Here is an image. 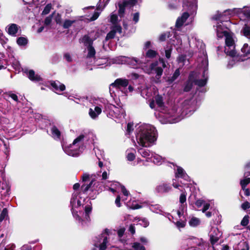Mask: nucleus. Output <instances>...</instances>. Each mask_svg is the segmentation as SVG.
<instances>
[{
  "mask_svg": "<svg viewBox=\"0 0 250 250\" xmlns=\"http://www.w3.org/2000/svg\"><path fill=\"white\" fill-rule=\"evenodd\" d=\"M136 139L138 146L135 145L138 153L144 158L149 161L153 156V152L146 147L155 144L157 139V132L156 128L148 124L139 126L136 129Z\"/></svg>",
  "mask_w": 250,
  "mask_h": 250,
  "instance_id": "obj_1",
  "label": "nucleus"
},
{
  "mask_svg": "<svg viewBox=\"0 0 250 250\" xmlns=\"http://www.w3.org/2000/svg\"><path fill=\"white\" fill-rule=\"evenodd\" d=\"M202 51V56L197 59V69L189 74L188 80L184 87V91L186 92L190 90L193 83L199 87L204 86L207 83L208 60L203 49Z\"/></svg>",
  "mask_w": 250,
  "mask_h": 250,
  "instance_id": "obj_2",
  "label": "nucleus"
},
{
  "mask_svg": "<svg viewBox=\"0 0 250 250\" xmlns=\"http://www.w3.org/2000/svg\"><path fill=\"white\" fill-rule=\"evenodd\" d=\"M89 197L88 195L84 194L81 190L79 193L77 191H75L73 194L70 200V204L71 206V211L74 218L78 220L82 225H83L84 221L82 220L79 215L77 214L78 211L75 212L74 208L81 207L82 206L83 208L84 209V213L83 214L84 215V219L86 221H89V214L91 212L92 207L91 202L89 199L86 201V198Z\"/></svg>",
  "mask_w": 250,
  "mask_h": 250,
  "instance_id": "obj_3",
  "label": "nucleus"
},
{
  "mask_svg": "<svg viewBox=\"0 0 250 250\" xmlns=\"http://www.w3.org/2000/svg\"><path fill=\"white\" fill-rule=\"evenodd\" d=\"M95 138L96 136L93 132L89 131H84L76 138L69 146L63 148V150L68 155L77 157L86 148L84 141L93 144Z\"/></svg>",
  "mask_w": 250,
  "mask_h": 250,
  "instance_id": "obj_4",
  "label": "nucleus"
},
{
  "mask_svg": "<svg viewBox=\"0 0 250 250\" xmlns=\"http://www.w3.org/2000/svg\"><path fill=\"white\" fill-rule=\"evenodd\" d=\"M82 180L83 183L81 187V192L84 194L88 195L89 198L94 199L99 193V189L97 186H95V181L91 179V176L87 173L83 174Z\"/></svg>",
  "mask_w": 250,
  "mask_h": 250,
  "instance_id": "obj_5",
  "label": "nucleus"
},
{
  "mask_svg": "<svg viewBox=\"0 0 250 250\" xmlns=\"http://www.w3.org/2000/svg\"><path fill=\"white\" fill-rule=\"evenodd\" d=\"M140 0H119L117 3L118 7V13L121 18L124 17L125 8L131 7L137 3ZM110 0H99L97 10L101 11L108 4Z\"/></svg>",
  "mask_w": 250,
  "mask_h": 250,
  "instance_id": "obj_6",
  "label": "nucleus"
},
{
  "mask_svg": "<svg viewBox=\"0 0 250 250\" xmlns=\"http://www.w3.org/2000/svg\"><path fill=\"white\" fill-rule=\"evenodd\" d=\"M116 237L115 230L105 229L100 235L95 238L94 245L99 250H105L107 246L109 245V241L111 239L112 241Z\"/></svg>",
  "mask_w": 250,
  "mask_h": 250,
  "instance_id": "obj_7",
  "label": "nucleus"
},
{
  "mask_svg": "<svg viewBox=\"0 0 250 250\" xmlns=\"http://www.w3.org/2000/svg\"><path fill=\"white\" fill-rule=\"evenodd\" d=\"M112 87L115 88L117 92H121L122 95H126L128 92L133 91V87L128 85V81L126 79H118L110 85L109 92L112 96L114 91L112 92Z\"/></svg>",
  "mask_w": 250,
  "mask_h": 250,
  "instance_id": "obj_8",
  "label": "nucleus"
},
{
  "mask_svg": "<svg viewBox=\"0 0 250 250\" xmlns=\"http://www.w3.org/2000/svg\"><path fill=\"white\" fill-rule=\"evenodd\" d=\"M159 61L161 66L159 65L158 61L151 63L149 66H146L143 68L144 71L147 74H152L153 72L156 74L155 78L159 81L163 72V68L166 67L165 62L163 58H159Z\"/></svg>",
  "mask_w": 250,
  "mask_h": 250,
  "instance_id": "obj_9",
  "label": "nucleus"
},
{
  "mask_svg": "<svg viewBox=\"0 0 250 250\" xmlns=\"http://www.w3.org/2000/svg\"><path fill=\"white\" fill-rule=\"evenodd\" d=\"M197 101L192 98L189 100H185L183 103V110L182 114L185 116H189L197 108Z\"/></svg>",
  "mask_w": 250,
  "mask_h": 250,
  "instance_id": "obj_10",
  "label": "nucleus"
},
{
  "mask_svg": "<svg viewBox=\"0 0 250 250\" xmlns=\"http://www.w3.org/2000/svg\"><path fill=\"white\" fill-rule=\"evenodd\" d=\"M226 46L225 47V52L227 55L234 57L236 54L235 50L234 41L232 36L230 34H228L225 36Z\"/></svg>",
  "mask_w": 250,
  "mask_h": 250,
  "instance_id": "obj_11",
  "label": "nucleus"
},
{
  "mask_svg": "<svg viewBox=\"0 0 250 250\" xmlns=\"http://www.w3.org/2000/svg\"><path fill=\"white\" fill-rule=\"evenodd\" d=\"M175 180H173L172 186L174 188H178L181 191V193L179 197V203L180 204V210L177 211V213L178 216L180 217L181 214L182 213V211L184 209L185 206L187 205L186 201H187V193L185 189H181L179 188H182V186L180 185L179 184L176 183L174 182Z\"/></svg>",
  "mask_w": 250,
  "mask_h": 250,
  "instance_id": "obj_12",
  "label": "nucleus"
},
{
  "mask_svg": "<svg viewBox=\"0 0 250 250\" xmlns=\"http://www.w3.org/2000/svg\"><path fill=\"white\" fill-rule=\"evenodd\" d=\"M120 58L122 63H126L133 68H137L141 63V61L136 58L121 56Z\"/></svg>",
  "mask_w": 250,
  "mask_h": 250,
  "instance_id": "obj_13",
  "label": "nucleus"
},
{
  "mask_svg": "<svg viewBox=\"0 0 250 250\" xmlns=\"http://www.w3.org/2000/svg\"><path fill=\"white\" fill-rule=\"evenodd\" d=\"M209 236L211 243L214 245L219 240L222 236V233L217 228L212 227L209 232Z\"/></svg>",
  "mask_w": 250,
  "mask_h": 250,
  "instance_id": "obj_14",
  "label": "nucleus"
},
{
  "mask_svg": "<svg viewBox=\"0 0 250 250\" xmlns=\"http://www.w3.org/2000/svg\"><path fill=\"white\" fill-rule=\"evenodd\" d=\"M187 243L189 244L193 247H195L196 246H198L199 247V250H203L202 247L205 249V248L208 247V246L207 243L201 242V240H199L198 238L196 237H192L188 239Z\"/></svg>",
  "mask_w": 250,
  "mask_h": 250,
  "instance_id": "obj_15",
  "label": "nucleus"
},
{
  "mask_svg": "<svg viewBox=\"0 0 250 250\" xmlns=\"http://www.w3.org/2000/svg\"><path fill=\"white\" fill-rule=\"evenodd\" d=\"M155 102L159 107L161 109H163L164 107L165 103L162 96L159 94L156 95L155 97V100H152L150 102L149 106L152 109H154L155 108Z\"/></svg>",
  "mask_w": 250,
  "mask_h": 250,
  "instance_id": "obj_16",
  "label": "nucleus"
},
{
  "mask_svg": "<svg viewBox=\"0 0 250 250\" xmlns=\"http://www.w3.org/2000/svg\"><path fill=\"white\" fill-rule=\"evenodd\" d=\"M110 29V31L107 33L105 37L106 41L114 38L117 33L121 34L122 32V28L121 25L111 26Z\"/></svg>",
  "mask_w": 250,
  "mask_h": 250,
  "instance_id": "obj_17",
  "label": "nucleus"
},
{
  "mask_svg": "<svg viewBox=\"0 0 250 250\" xmlns=\"http://www.w3.org/2000/svg\"><path fill=\"white\" fill-rule=\"evenodd\" d=\"M110 107H112L114 109L115 120L116 122H119L120 120L125 118V112L123 108L116 106H110Z\"/></svg>",
  "mask_w": 250,
  "mask_h": 250,
  "instance_id": "obj_18",
  "label": "nucleus"
},
{
  "mask_svg": "<svg viewBox=\"0 0 250 250\" xmlns=\"http://www.w3.org/2000/svg\"><path fill=\"white\" fill-rule=\"evenodd\" d=\"M155 190L160 194L167 193L172 190V187L170 184L163 183L157 186Z\"/></svg>",
  "mask_w": 250,
  "mask_h": 250,
  "instance_id": "obj_19",
  "label": "nucleus"
},
{
  "mask_svg": "<svg viewBox=\"0 0 250 250\" xmlns=\"http://www.w3.org/2000/svg\"><path fill=\"white\" fill-rule=\"evenodd\" d=\"M226 28L227 27L223 25L222 22L217 23L215 30L218 38H222L229 34L226 30Z\"/></svg>",
  "mask_w": 250,
  "mask_h": 250,
  "instance_id": "obj_20",
  "label": "nucleus"
},
{
  "mask_svg": "<svg viewBox=\"0 0 250 250\" xmlns=\"http://www.w3.org/2000/svg\"><path fill=\"white\" fill-rule=\"evenodd\" d=\"M154 89V87L146 86L141 90V94L146 99H150L155 94Z\"/></svg>",
  "mask_w": 250,
  "mask_h": 250,
  "instance_id": "obj_21",
  "label": "nucleus"
},
{
  "mask_svg": "<svg viewBox=\"0 0 250 250\" xmlns=\"http://www.w3.org/2000/svg\"><path fill=\"white\" fill-rule=\"evenodd\" d=\"M24 72L27 75L28 78L32 81L38 82L42 81V79L40 76L35 74V72L33 70L29 71L26 70H25Z\"/></svg>",
  "mask_w": 250,
  "mask_h": 250,
  "instance_id": "obj_22",
  "label": "nucleus"
},
{
  "mask_svg": "<svg viewBox=\"0 0 250 250\" xmlns=\"http://www.w3.org/2000/svg\"><path fill=\"white\" fill-rule=\"evenodd\" d=\"M176 178H181L185 180H189V176L185 171L184 169L180 167H177V170L175 173Z\"/></svg>",
  "mask_w": 250,
  "mask_h": 250,
  "instance_id": "obj_23",
  "label": "nucleus"
},
{
  "mask_svg": "<svg viewBox=\"0 0 250 250\" xmlns=\"http://www.w3.org/2000/svg\"><path fill=\"white\" fill-rule=\"evenodd\" d=\"M50 84L53 89V90L56 93L62 92L65 88V85L58 81H52L51 82Z\"/></svg>",
  "mask_w": 250,
  "mask_h": 250,
  "instance_id": "obj_24",
  "label": "nucleus"
},
{
  "mask_svg": "<svg viewBox=\"0 0 250 250\" xmlns=\"http://www.w3.org/2000/svg\"><path fill=\"white\" fill-rule=\"evenodd\" d=\"M19 26L15 23L9 24L6 27V30L10 35L16 36L18 31Z\"/></svg>",
  "mask_w": 250,
  "mask_h": 250,
  "instance_id": "obj_25",
  "label": "nucleus"
},
{
  "mask_svg": "<svg viewBox=\"0 0 250 250\" xmlns=\"http://www.w3.org/2000/svg\"><path fill=\"white\" fill-rule=\"evenodd\" d=\"M189 14L188 12H184L181 17H179L176 22V26L177 27H180L183 25L184 23L186 21L189 17Z\"/></svg>",
  "mask_w": 250,
  "mask_h": 250,
  "instance_id": "obj_26",
  "label": "nucleus"
},
{
  "mask_svg": "<svg viewBox=\"0 0 250 250\" xmlns=\"http://www.w3.org/2000/svg\"><path fill=\"white\" fill-rule=\"evenodd\" d=\"M102 109L98 106H95L94 109L90 108L89 114L92 119H95L101 113Z\"/></svg>",
  "mask_w": 250,
  "mask_h": 250,
  "instance_id": "obj_27",
  "label": "nucleus"
},
{
  "mask_svg": "<svg viewBox=\"0 0 250 250\" xmlns=\"http://www.w3.org/2000/svg\"><path fill=\"white\" fill-rule=\"evenodd\" d=\"M197 0H184V7H187L188 10L195 9L196 8V2Z\"/></svg>",
  "mask_w": 250,
  "mask_h": 250,
  "instance_id": "obj_28",
  "label": "nucleus"
},
{
  "mask_svg": "<svg viewBox=\"0 0 250 250\" xmlns=\"http://www.w3.org/2000/svg\"><path fill=\"white\" fill-rule=\"evenodd\" d=\"M94 40V39L91 38L88 35L83 36L81 39V42L86 47L92 46Z\"/></svg>",
  "mask_w": 250,
  "mask_h": 250,
  "instance_id": "obj_29",
  "label": "nucleus"
},
{
  "mask_svg": "<svg viewBox=\"0 0 250 250\" xmlns=\"http://www.w3.org/2000/svg\"><path fill=\"white\" fill-rule=\"evenodd\" d=\"M234 250H249V246L248 243L244 241H240L233 246Z\"/></svg>",
  "mask_w": 250,
  "mask_h": 250,
  "instance_id": "obj_30",
  "label": "nucleus"
},
{
  "mask_svg": "<svg viewBox=\"0 0 250 250\" xmlns=\"http://www.w3.org/2000/svg\"><path fill=\"white\" fill-rule=\"evenodd\" d=\"M110 106H115L113 104H107L105 107V109L104 112L106 114L107 116L111 118L115 119V113H114V109L112 107H110Z\"/></svg>",
  "mask_w": 250,
  "mask_h": 250,
  "instance_id": "obj_31",
  "label": "nucleus"
},
{
  "mask_svg": "<svg viewBox=\"0 0 250 250\" xmlns=\"http://www.w3.org/2000/svg\"><path fill=\"white\" fill-rule=\"evenodd\" d=\"M121 20L118 19V16L117 14L112 12L111 13L108 19V21L112 24V26L121 25L119 22Z\"/></svg>",
  "mask_w": 250,
  "mask_h": 250,
  "instance_id": "obj_32",
  "label": "nucleus"
},
{
  "mask_svg": "<svg viewBox=\"0 0 250 250\" xmlns=\"http://www.w3.org/2000/svg\"><path fill=\"white\" fill-rule=\"evenodd\" d=\"M241 33L245 37L250 39V22L245 24L241 30Z\"/></svg>",
  "mask_w": 250,
  "mask_h": 250,
  "instance_id": "obj_33",
  "label": "nucleus"
},
{
  "mask_svg": "<svg viewBox=\"0 0 250 250\" xmlns=\"http://www.w3.org/2000/svg\"><path fill=\"white\" fill-rule=\"evenodd\" d=\"M51 132L52 137L55 139H59L61 137V132L59 129L55 125L51 127Z\"/></svg>",
  "mask_w": 250,
  "mask_h": 250,
  "instance_id": "obj_34",
  "label": "nucleus"
},
{
  "mask_svg": "<svg viewBox=\"0 0 250 250\" xmlns=\"http://www.w3.org/2000/svg\"><path fill=\"white\" fill-rule=\"evenodd\" d=\"M157 56H159L158 53L157 51L152 49H148L146 52L145 58L149 59L155 58Z\"/></svg>",
  "mask_w": 250,
  "mask_h": 250,
  "instance_id": "obj_35",
  "label": "nucleus"
},
{
  "mask_svg": "<svg viewBox=\"0 0 250 250\" xmlns=\"http://www.w3.org/2000/svg\"><path fill=\"white\" fill-rule=\"evenodd\" d=\"M162 160V157L153 152V156L151 157L149 161L153 162L154 164L160 165Z\"/></svg>",
  "mask_w": 250,
  "mask_h": 250,
  "instance_id": "obj_36",
  "label": "nucleus"
},
{
  "mask_svg": "<svg viewBox=\"0 0 250 250\" xmlns=\"http://www.w3.org/2000/svg\"><path fill=\"white\" fill-rule=\"evenodd\" d=\"M87 48V58H94L95 57L96 51L94 47L92 46H88Z\"/></svg>",
  "mask_w": 250,
  "mask_h": 250,
  "instance_id": "obj_37",
  "label": "nucleus"
},
{
  "mask_svg": "<svg viewBox=\"0 0 250 250\" xmlns=\"http://www.w3.org/2000/svg\"><path fill=\"white\" fill-rule=\"evenodd\" d=\"M135 150L133 148L128 149L126 150V158L128 161H132L135 158L134 152Z\"/></svg>",
  "mask_w": 250,
  "mask_h": 250,
  "instance_id": "obj_38",
  "label": "nucleus"
},
{
  "mask_svg": "<svg viewBox=\"0 0 250 250\" xmlns=\"http://www.w3.org/2000/svg\"><path fill=\"white\" fill-rule=\"evenodd\" d=\"M200 220L198 218L192 217L189 221V224L191 227H195L199 225Z\"/></svg>",
  "mask_w": 250,
  "mask_h": 250,
  "instance_id": "obj_39",
  "label": "nucleus"
},
{
  "mask_svg": "<svg viewBox=\"0 0 250 250\" xmlns=\"http://www.w3.org/2000/svg\"><path fill=\"white\" fill-rule=\"evenodd\" d=\"M76 21V20H68L66 19L64 20L63 23L62 24V27L64 29H68L69 27H70L72 25L75 23Z\"/></svg>",
  "mask_w": 250,
  "mask_h": 250,
  "instance_id": "obj_40",
  "label": "nucleus"
},
{
  "mask_svg": "<svg viewBox=\"0 0 250 250\" xmlns=\"http://www.w3.org/2000/svg\"><path fill=\"white\" fill-rule=\"evenodd\" d=\"M17 43L20 46H25L28 43V39L25 37H19L17 39Z\"/></svg>",
  "mask_w": 250,
  "mask_h": 250,
  "instance_id": "obj_41",
  "label": "nucleus"
},
{
  "mask_svg": "<svg viewBox=\"0 0 250 250\" xmlns=\"http://www.w3.org/2000/svg\"><path fill=\"white\" fill-rule=\"evenodd\" d=\"M172 50V47L171 44H167V47L165 48V55L167 59L170 58Z\"/></svg>",
  "mask_w": 250,
  "mask_h": 250,
  "instance_id": "obj_42",
  "label": "nucleus"
},
{
  "mask_svg": "<svg viewBox=\"0 0 250 250\" xmlns=\"http://www.w3.org/2000/svg\"><path fill=\"white\" fill-rule=\"evenodd\" d=\"M241 51L244 56H248L250 54V46H249L248 44L245 43L241 48Z\"/></svg>",
  "mask_w": 250,
  "mask_h": 250,
  "instance_id": "obj_43",
  "label": "nucleus"
},
{
  "mask_svg": "<svg viewBox=\"0 0 250 250\" xmlns=\"http://www.w3.org/2000/svg\"><path fill=\"white\" fill-rule=\"evenodd\" d=\"M149 208L152 211L157 213H160L162 211V208L159 205H151Z\"/></svg>",
  "mask_w": 250,
  "mask_h": 250,
  "instance_id": "obj_44",
  "label": "nucleus"
},
{
  "mask_svg": "<svg viewBox=\"0 0 250 250\" xmlns=\"http://www.w3.org/2000/svg\"><path fill=\"white\" fill-rule=\"evenodd\" d=\"M250 183V178H246L240 181V185L242 189H245L247 185Z\"/></svg>",
  "mask_w": 250,
  "mask_h": 250,
  "instance_id": "obj_45",
  "label": "nucleus"
},
{
  "mask_svg": "<svg viewBox=\"0 0 250 250\" xmlns=\"http://www.w3.org/2000/svg\"><path fill=\"white\" fill-rule=\"evenodd\" d=\"M132 247L135 250H146L144 246L141 245L138 242H135L133 244Z\"/></svg>",
  "mask_w": 250,
  "mask_h": 250,
  "instance_id": "obj_46",
  "label": "nucleus"
},
{
  "mask_svg": "<svg viewBox=\"0 0 250 250\" xmlns=\"http://www.w3.org/2000/svg\"><path fill=\"white\" fill-rule=\"evenodd\" d=\"M52 8V5L51 3L47 4L44 8L42 12V15L48 14Z\"/></svg>",
  "mask_w": 250,
  "mask_h": 250,
  "instance_id": "obj_47",
  "label": "nucleus"
},
{
  "mask_svg": "<svg viewBox=\"0 0 250 250\" xmlns=\"http://www.w3.org/2000/svg\"><path fill=\"white\" fill-rule=\"evenodd\" d=\"M7 215V209L6 208H4L0 214V222H1Z\"/></svg>",
  "mask_w": 250,
  "mask_h": 250,
  "instance_id": "obj_48",
  "label": "nucleus"
},
{
  "mask_svg": "<svg viewBox=\"0 0 250 250\" xmlns=\"http://www.w3.org/2000/svg\"><path fill=\"white\" fill-rule=\"evenodd\" d=\"M249 223V216L245 215L241 222V225L244 227L247 226Z\"/></svg>",
  "mask_w": 250,
  "mask_h": 250,
  "instance_id": "obj_49",
  "label": "nucleus"
},
{
  "mask_svg": "<svg viewBox=\"0 0 250 250\" xmlns=\"http://www.w3.org/2000/svg\"><path fill=\"white\" fill-rule=\"evenodd\" d=\"M133 130V124L132 123H128L126 128V134L129 135Z\"/></svg>",
  "mask_w": 250,
  "mask_h": 250,
  "instance_id": "obj_50",
  "label": "nucleus"
},
{
  "mask_svg": "<svg viewBox=\"0 0 250 250\" xmlns=\"http://www.w3.org/2000/svg\"><path fill=\"white\" fill-rule=\"evenodd\" d=\"M140 224L143 226L144 227H146L149 225V222L146 218H143L142 219L139 220Z\"/></svg>",
  "mask_w": 250,
  "mask_h": 250,
  "instance_id": "obj_51",
  "label": "nucleus"
},
{
  "mask_svg": "<svg viewBox=\"0 0 250 250\" xmlns=\"http://www.w3.org/2000/svg\"><path fill=\"white\" fill-rule=\"evenodd\" d=\"M52 17L53 15H50L49 16L46 17L44 21V24L46 25H50L52 21Z\"/></svg>",
  "mask_w": 250,
  "mask_h": 250,
  "instance_id": "obj_52",
  "label": "nucleus"
},
{
  "mask_svg": "<svg viewBox=\"0 0 250 250\" xmlns=\"http://www.w3.org/2000/svg\"><path fill=\"white\" fill-rule=\"evenodd\" d=\"M180 74V72L179 69H177L171 77V80L173 81L176 80L179 77Z\"/></svg>",
  "mask_w": 250,
  "mask_h": 250,
  "instance_id": "obj_53",
  "label": "nucleus"
},
{
  "mask_svg": "<svg viewBox=\"0 0 250 250\" xmlns=\"http://www.w3.org/2000/svg\"><path fill=\"white\" fill-rule=\"evenodd\" d=\"M100 12L94 11L92 16L90 18V21H93L96 20L99 16Z\"/></svg>",
  "mask_w": 250,
  "mask_h": 250,
  "instance_id": "obj_54",
  "label": "nucleus"
},
{
  "mask_svg": "<svg viewBox=\"0 0 250 250\" xmlns=\"http://www.w3.org/2000/svg\"><path fill=\"white\" fill-rule=\"evenodd\" d=\"M7 41V39L6 38L5 36H4L2 34L0 35V43L2 45H4L5 44H6Z\"/></svg>",
  "mask_w": 250,
  "mask_h": 250,
  "instance_id": "obj_55",
  "label": "nucleus"
},
{
  "mask_svg": "<svg viewBox=\"0 0 250 250\" xmlns=\"http://www.w3.org/2000/svg\"><path fill=\"white\" fill-rule=\"evenodd\" d=\"M241 208L243 209L246 210L250 208V203L248 201H246L242 204Z\"/></svg>",
  "mask_w": 250,
  "mask_h": 250,
  "instance_id": "obj_56",
  "label": "nucleus"
},
{
  "mask_svg": "<svg viewBox=\"0 0 250 250\" xmlns=\"http://www.w3.org/2000/svg\"><path fill=\"white\" fill-rule=\"evenodd\" d=\"M8 96L11 97L14 101L16 102H19V99L17 95L15 94L12 93L11 92H9L8 94Z\"/></svg>",
  "mask_w": 250,
  "mask_h": 250,
  "instance_id": "obj_57",
  "label": "nucleus"
},
{
  "mask_svg": "<svg viewBox=\"0 0 250 250\" xmlns=\"http://www.w3.org/2000/svg\"><path fill=\"white\" fill-rule=\"evenodd\" d=\"M125 231V229L124 228H121L117 231L118 236L119 239H120L124 235Z\"/></svg>",
  "mask_w": 250,
  "mask_h": 250,
  "instance_id": "obj_58",
  "label": "nucleus"
},
{
  "mask_svg": "<svg viewBox=\"0 0 250 250\" xmlns=\"http://www.w3.org/2000/svg\"><path fill=\"white\" fill-rule=\"evenodd\" d=\"M205 201L203 200H201V199H199V200H197L196 202H195V205L198 207V208H200L201 207L202 205H203V204H204L205 203Z\"/></svg>",
  "mask_w": 250,
  "mask_h": 250,
  "instance_id": "obj_59",
  "label": "nucleus"
},
{
  "mask_svg": "<svg viewBox=\"0 0 250 250\" xmlns=\"http://www.w3.org/2000/svg\"><path fill=\"white\" fill-rule=\"evenodd\" d=\"M139 20V13L138 12H136L133 14V21H134L135 23H136Z\"/></svg>",
  "mask_w": 250,
  "mask_h": 250,
  "instance_id": "obj_60",
  "label": "nucleus"
},
{
  "mask_svg": "<svg viewBox=\"0 0 250 250\" xmlns=\"http://www.w3.org/2000/svg\"><path fill=\"white\" fill-rule=\"evenodd\" d=\"M151 47H152L151 42L150 41H147L145 43L144 49V50H146L147 49H148L149 48H150Z\"/></svg>",
  "mask_w": 250,
  "mask_h": 250,
  "instance_id": "obj_61",
  "label": "nucleus"
},
{
  "mask_svg": "<svg viewBox=\"0 0 250 250\" xmlns=\"http://www.w3.org/2000/svg\"><path fill=\"white\" fill-rule=\"evenodd\" d=\"M64 58L68 62H71L72 61L71 57L68 53H66L64 54Z\"/></svg>",
  "mask_w": 250,
  "mask_h": 250,
  "instance_id": "obj_62",
  "label": "nucleus"
},
{
  "mask_svg": "<svg viewBox=\"0 0 250 250\" xmlns=\"http://www.w3.org/2000/svg\"><path fill=\"white\" fill-rule=\"evenodd\" d=\"M185 224L184 221H178L176 222V226L179 228H182L185 226Z\"/></svg>",
  "mask_w": 250,
  "mask_h": 250,
  "instance_id": "obj_63",
  "label": "nucleus"
},
{
  "mask_svg": "<svg viewBox=\"0 0 250 250\" xmlns=\"http://www.w3.org/2000/svg\"><path fill=\"white\" fill-rule=\"evenodd\" d=\"M21 250H32V247L29 245H24L21 247Z\"/></svg>",
  "mask_w": 250,
  "mask_h": 250,
  "instance_id": "obj_64",
  "label": "nucleus"
}]
</instances>
